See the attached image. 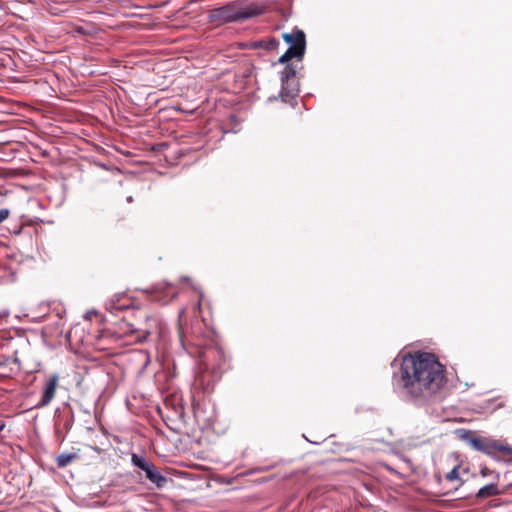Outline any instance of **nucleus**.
Here are the masks:
<instances>
[{"instance_id": "obj_1", "label": "nucleus", "mask_w": 512, "mask_h": 512, "mask_svg": "<svg viewBox=\"0 0 512 512\" xmlns=\"http://www.w3.org/2000/svg\"><path fill=\"white\" fill-rule=\"evenodd\" d=\"M393 377L403 384H442L445 366L428 352L407 353L392 362Z\"/></svg>"}, {"instance_id": "obj_2", "label": "nucleus", "mask_w": 512, "mask_h": 512, "mask_svg": "<svg viewBox=\"0 0 512 512\" xmlns=\"http://www.w3.org/2000/svg\"><path fill=\"white\" fill-rule=\"evenodd\" d=\"M457 433L459 438L469 444L474 450L488 455L495 461L512 464V446L508 443L483 437L466 429H459Z\"/></svg>"}, {"instance_id": "obj_3", "label": "nucleus", "mask_w": 512, "mask_h": 512, "mask_svg": "<svg viewBox=\"0 0 512 512\" xmlns=\"http://www.w3.org/2000/svg\"><path fill=\"white\" fill-rule=\"evenodd\" d=\"M441 386H399L398 394L404 400L421 406L442 398Z\"/></svg>"}, {"instance_id": "obj_4", "label": "nucleus", "mask_w": 512, "mask_h": 512, "mask_svg": "<svg viewBox=\"0 0 512 512\" xmlns=\"http://www.w3.org/2000/svg\"><path fill=\"white\" fill-rule=\"evenodd\" d=\"M261 13V10L256 6L239 7L234 4H229L220 7L213 11V17L218 18L224 22H234L245 20Z\"/></svg>"}, {"instance_id": "obj_5", "label": "nucleus", "mask_w": 512, "mask_h": 512, "mask_svg": "<svg viewBox=\"0 0 512 512\" xmlns=\"http://www.w3.org/2000/svg\"><path fill=\"white\" fill-rule=\"evenodd\" d=\"M284 41L289 44L287 51L279 58V63L289 62L293 58L301 60L306 49V37L302 30L283 34Z\"/></svg>"}, {"instance_id": "obj_6", "label": "nucleus", "mask_w": 512, "mask_h": 512, "mask_svg": "<svg viewBox=\"0 0 512 512\" xmlns=\"http://www.w3.org/2000/svg\"><path fill=\"white\" fill-rule=\"evenodd\" d=\"M285 64V67L280 72L281 91L279 97L282 101L288 103L298 95L299 82L296 78V67L288 62Z\"/></svg>"}, {"instance_id": "obj_7", "label": "nucleus", "mask_w": 512, "mask_h": 512, "mask_svg": "<svg viewBox=\"0 0 512 512\" xmlns=\"http://www.w3.org/2000/svg\"><path fill=\"white\" fill-rule=\"evenodd\" d=\"M103 372L104 371L100 366H89L85 361H80L76 363L72 369L74 376L71 381L75 382V384L94 382L97 380V376L102 375Z\"/></svg>"}, {"instance_id": "obj_8", "label": "nucleus", "mask_w": 512, "mask_h": 512, "mask_svg": "<svg viewBox=\"0 0 512 512\" xmlns=\"http://www.w3.org/2000/svg\"><path fill=\"white\" fill-rule=\"evenodd\" d=\"M501 494H503V490L499 489L497 483H491L480 488L476 494V497L478 499H485Z\"/></svg>"}, {"instance_id": "obj_9", "label": "nucleus", "mask_w": 512, "mask_h": 512, "mask_svg": "<svg viewBox=\"0 0 512 512\" xmlns=\"http://www.w3.org/2000/svg\"><path fill=\"white\" fill-rule=\"evenodd\" d=\"M146 478L150 482L154 483L158 488L164 487L168 481L167 478L160 473L156 466H154L152 470L147 471Z\"/></svg>"}, {"instance_id": "obj_10", "label": "nucleus", "mask_w": 512, "mask_h": 512, "mask_svg": "<svg viewBox=\"0 0 512 512\" xmlns=\"http://www.w3.org/2000/svg\"><path fill=\"white\" fill-rule=\"evenodd\" d=\"M57 386H46L41 396L40 401L35 405V408H43L47 406L54 398Z\"/></svg>"}, {"instance_id": "obj_11", "label": "nucleus", "mask_w": 512, "mask_h": 512, "mask_svg": "<svg viewBox=\"0 0 512 512\" xmlns=\"http://www.w3.org/2000/svg\"><path fill=\"white\" fill-rule=\"evenodd\" d=\"M78 454L75 452L72 453H63L57 456L56 463L59 468H64L72 463L74 460L78 458Z\"/></svg>"}, {"instance_id": "obj_12", "label": "nucleus", "mask_w": 512, "mask_h": 512, "mask_svg": "<svg viewBox=\"0 0 512 512\" xmlns=\"http://www.w3.org/2000/svg\"><path fill=\"white\" fill-rule=\"evenodd\" d=\"M128 326L130 327V329L127 331L131 334H137L136 336V339L137 341H144L147 339V337L149 335H151L152 331L150 330V328L148 327H138V328H134L133 325H130L128 324Z\"/></svg>"}, {"instance_id": "obj_13", "label": "nucleus", "mask_w": 512, "mask_h": 512, "mask_svg": "<svg viewBox=\"0 0 512 512\" xmlns=\"http://www.w3.org/2000/svg\"><path fill=\"white\" fill-rule=\"evenodd\" d=\"M134 357L138 362L141 363V369L139 371V373H141L143 369H145L151 361L150 354L147 350H139L135 352Z\"/></svg>"}, {"instance_id": "obj_14", "label": "nucleus", "mask_w": 512, "mask_h": 512, "mask_svg": "<svg viewBox=\"0 0 512 512\" xmlns=\"http://www.w3.org/2000/svg\"><path fill=\"white\" fill-rule=\"evenodd\" d=\"M126 307H127L126 304H120V298L118 296H115L114 298H112L111 300H109L106 303V309L109 310L111 313H115V312L122 310Z\"/></svg>"}, {"instance_id": "obj_15", "label": "nucleus", "mask_w": 512, "mask_h": 512, "mask_svg": "<svg viewBox=\"0 0 512 512\" xmlns=\"http://www.w3.org/2000/svg\"><path fill=\"white\" fill-rule=\"evenodd\" d=\"M131 460L132 463L141 470L149 463L144 457L138 456L137 454H133Z\"/></svg>"}, {"instance_id": "obj_16", "label": "nucleus", "mask_w": 512, "mask_h": 512, "mask_svg": "<svg viewBox=\"0 0 512 512\" xmlns=\"http://www.w3.org/2000/svg\"><path fill=\"white\" fill-rule=\"evenodd\" d=\"M480 475L483 477H487L489 475H494V478L496 481H499V479H500V473L489 469L487 466H481Z\"/></svg>"}, {"instance_id": "obj_17", "label": "nucleus", "mask_w": 512, "mask_h": 512, "mask_svg": "<svg viewBox=\"0 0 512 512\" xmlns=\"http://www.w3.org/2000/svg\"><path fill=\"white\" fill-rule=\"evenodd\" d=\"M446 479L448 481L459 480V466H455L450 472L446 474Z\"/></svg>"}, {"instance_id": "obj_18", "label": "nucleus", "mask_w": 512, "mask_h": 512, "mask_svg": "<svg viewBox=\"0 0 512 512\" xmlns=\"http://www.w3.org/2000/svg\"><path fill=\"white\" fill-rule=\"evenodd\" d=\"M10 215V211L7 208L0 209V224L3 223Z\"/></svg>"}, {"instance_id": "obj_19", "label": "nucleus", "mask_w": 512, "mask_h": 512, "mask_svg": "<svg viewBox=\"0 0 512 512\" xmlns=\"http://www.w3.org/2000/svg\"><path fill=\"white\" fill-rule=\"evenodd\" d=\"M58 376L52 375L46 382V384H57Z\"/></svg>"}, {"instance_id": "obj_20", "label": "nucleus", "mask_w": 512, "mask_h": 512, "mask_svg": "<svg viewBox=\"0 0 512 512\" xmlns=\"http://www.w3.org/2000/svg\"><path fill=\"white\" fill-rule=\"evenodd\" d=\"M7 278L6 271L0 267V283L3 282Z\"/></svg>"}, {"instance_id": "obj_21", "label": "nucleus", "mask_w": 512, "mask_h": 512, "mask_svg": "<svg viewBox=\"0 0 512 512\" xmlns=\"http://www.w3.org/2000/svg\"><path fill=\"white\" fill-rule=\"evenodd\" d=\"M155 465L153 463H148L146 466H144L142 468V470L145 472V474L147 475V471H150L152 470V468L154 467Z\"/></svg>"}, {"instance_id": "obj_22", "label": "nucleus", "mask_w": 512, "mask_h": 512, "mask_svg": "<svg viewBox=\"0 0 512 512\" xmlns=\"http://www.w3.org/2000/svg\"><path fill=\"white\" fill-rule=\"evenodd\" d=\"M278 42L276 40H272L269 44V46L267 47L268 49H272L275 47V45L277 44Z\"/></svg>"}, {"instance_id": "obj_23", "label": "nucleus", "mask_w": 512, "mask_h": 512, "mask_svg": "<svg viewBox=\"0 0 512 512\" xmlns=\"http://www.w3.org/2000/svg\"><path fill=\"white\" fill-rule=\"evenodd\" d=\"M91 449H93L94 451H96L97 453H101L102 452V449L98 448V447H92V446H89Z\"/></svg>"}, {"instance_id": "obj_24", "label": "nucleus", "mask_w": 512, "mask_h": 512, "mask_svg": "<svg viewBox=\"0 0 512 512\" xmlns=\"http://www.w3.org/2000/svg\"><path fill=\"white\" fill-rule=\"evenodd\" d=\"M127 201H128V202H132V197H131V196H130V197H128V198H127Z\"/></svg>"}]
</instances>
